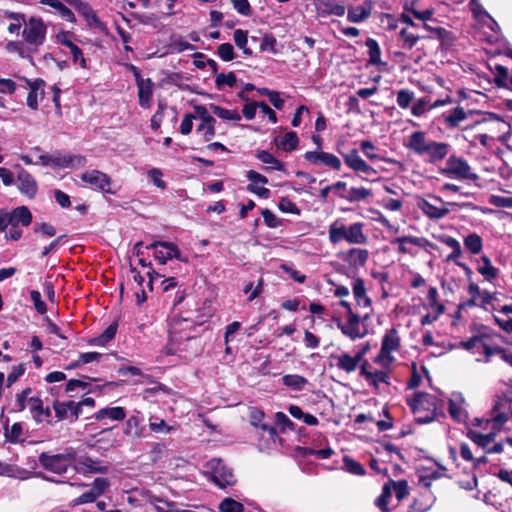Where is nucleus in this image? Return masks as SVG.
Listing matches in <instances>:
<instances>
[{
    "label": "nucleus",
    "instance_id": "f257e3e1",
    "mask_svg": "<svg viewBox=\"0 0 512 512\" xmlns=\"http://www.w3.org/2000/svg\"><path fill=\"white\" fill-rule=\"evenodd\" d=\"M407 147L417 155L428 156L430 163L443 160L449 153V144L444 142L427 141L422 131L413 132L409 136Z\"/></svg>",
    "mask_w": 512,
    "mask_h": 512
},
{
    "label": "nucleus",
    "instance_id": "f03ea898",
    "mask_svg": "<svg viewBox=\"0 0 512 512\" xmlns=\"http://www.w3.org/2000/svg\"><path fill=\"white\" fill-rule=\"evenodd\" d=\"M328 238L333 244H337L343 240L347 241L349 244H366L368 241L367 236L363 233L362 223L356 222L346 227L339 220L329 226Z\"/></svg>",
    "mask_w": 512,
    "mask_h": 512
},
{
    "label": "nucleus",
    "instance_id": "7ed1b4c3",
    "mask_svg": "<svg viewBox=\"0 0 512 512\" xmlns=\"http://www.w3.org/2000/svg\"><path fill=\"white\" fill-rule=\"evenodd\" d=\"M76 460V452L73 449L68 450L61 454H50L49 452H42L38 461L40 465L47 471L63 475L67 473L73 461Z\"/></svg>",
    "mask_w": 512,
    "mask_h": 512
},
{
    "label": "nucleus",
    "instance_id": "20e7f679",
    "mask_svg": "<svg viewBox=\"0 0 512 512\" xmlns=\"http://www.w3.org/2000/svg\"><path fill=\"white\" fill-rule=\"evenodd\" d=\"M47 28L41 18L31 17L22 32L25 42L30 46L32 51H37L46 39Z\"/></svg>",
    "mask_w": 512,
    "mask_h": 512
},
{
    "label": "nucleus",
    "instance_id": "39448f33",
    "mask_svg": "<svg viewBox=\"0 0 512 512\" xmlns=\"http://www.w3.org/2000/svg\"><path fill=\"white\" fill-rule=\"evenodd\" d=\"M211 474V480L221 489L232 486L236 483L235 475L222 459L213 458L206 463Z\"/></svg>",
    "mask_w": 512,
    "mask_h": 512
},
{
    "label": "nucleus",
    "instance_id": "423d86ee",
    "mask_svg": "<svg viewBox=\"0 0 512 512\" xmlns=\"http://www.w3.org/2000/svg\"><path fill=\"white\" fill-rule=\"evenodd\" d=\"M441 173L456 179L477 180L478 175L471 171L468 162L457 156H450L446 162V167L441 170Z\"/></svg>",
    "mask_w": 512,
    "mask_h": 512
},
{
    "label": "nucleus",
    "instance_id": "0eeeda50",
    "mask_svg": "<svg viewBox=\"0 0 512 512\" xmlns=\"http://www.w3.org/2000/svg\"><path fill=\"white\" fill-rule=\"evenodd\" d=\"M42 165H51L56 168H80L86 164V158L82 155H47L39 156Z\"/></svg>",
    "mask_w": 512,
    "mask_h": 512
},
{
    "label": "nucleus",
    "instance_id": "6e6552de",
    "mask_svg": "<svg viewBox=\"0 0 512 512\" xmlns=\"http://www.w3.org/2000/svg\"><path fill=\"white\" fill-rule=\"evenodd\" d=\"M75 461L76 464L73 469L81 474H106L110 469L108 463L89 456H82Z\"/></svg>",
    "mask_w": 512,
    "mask_h": 512
},
{
    "label": "nucleus",
    "instance_id": "1a4fd4ad",
    "mask_svg": "<svg viewBox=\"0 0 512 512\" xmlns=\"http://www.w3.org/2000/svg\"><path fill=\"white\" fill-rule=\"evenodd\" d=\"M80 178L83 182L90 185L94 189L100 190L108 194L115 193L111 189V178L107 174L99 170L86 171L81 174Z\"/></svg>",
    "mask_w": 512,
    "mask_h": 512
},
{
    "label": "nucleus",
    "instance_id": "9d476101",
    "mask_svg": "<svg viewBox=\"0 0 512 512\" xmlns=\"http://www.w3.org/2000/svg\"><path fill=\"white\" fill-rule=\"evenodd\" d=\"M400 347V338L398 336V332L395 328L390 329L382 339V345L379 355L375 358V362H382L384 359H387L388 362L392 361V357L390 356L391 352L398 350Z\"/></svg>",
    "mask_w": 512,
    "mask_h": 512
},
{
    "label": "nucleus",
    "instance_id": "9b49d317",
    "mask_svg": "<svg viewBox=\"0 0 512 512\" xmlns=\"http://www.w3.org/2000/svg\"><path fill=\"white\" fill-rule=\"evenodd\" d=\"M346 316V323L339 318L334 319L341 332L352 340L364 337L366 333L360 331L361 317L355 313H346Z\"/></svg>",
    "mask_w": 512,
    "mask_h": 512
},
{
    "label": "nucleus",
    "instance_id": "f8f14e48",
    "mask_svg": "<svg viewBox=\"0 0 512 512\" xmlns=\"http://www.w3.org/2000/svg\"><path fill=\"white\" fill-rule=\"evenodd\" d=\"M493 420L502 425L512 416V392L506 393L498 398L493 407Z\"/></svg>",
    "mask_w": 512,
    "mask_h": 512
},
{
    "label": "nucleus",
    "instance_id": "ddd939ff",
    "mask_svg": "<svg viewBox=\"0 0 512 512\" xmlns=\"http://www.w3.org/2000/svg\"><path fill=\"white\" fill-rule=\"evenodd\" d=\"M407 402L414 414L436 410V398L428 393L418 392Z\"/></svg>",
    "mask_w": 512,
    "mask_h": 512
},
{
    "label": "nucleus",
    "instance_id": "4468645a",
    "mask_svg": "<svg viewBox=\"0 0 512 512\" xmlns=\"http://www.w3.org/2000/svg\"><path fill=\"white\" fill-rule=\"evenodd\" d=\"M368 257V250L361 248H351L347 251L338 253V258L346 262L350 267L354 269L364 267Z\"/></svg>",
    "mask_w": 512,
    "mask_h": 512
},
{
    "label": "nucleus",
    "instance_id": "2eb2a0df",
    "mask_svg": "<svg viewBox=\"0 0 512 512\" xmlns=\"http://www.w3.org/2000/svg\"><path fill=\"white\" fill-rule=\"evenodd\" d=\"M17 188L21 194L33 199L38 191L35 178L25 169H20L17 174Z\"/></svg>",
    "mask_w": 512,
    "mask_h": 512
},
{
    "label": "nucleus",
    "instance_id": "dca6fc26",
    "mask_svg": "<svg viewBox=\"0 0 512 512\" xmlns=\"http://www.w3.org/2000/svg\"><path fill=\"white\" fill-rule=\"evenodd\" d=\"M304 158L312 164L322 163L323 165L335 170H340L341 168L340 159L334 154L328 152L308 151L305 153Z\"/></svg>",
    "mask_w": 512,
    "mask_h": 512
},
{
    "label": "nucleus",
    "instance_id": "f3484780",
    "mask_svg": "<svg viewBox=\"0 0 512 512\" xmlns=\"http://www.w3.org/2000/svg\"><path fill=\"white\" fill-rule=\"evenodd\" d=\"M345 164L356 172H362L366 175H376L377 171L368 165L359 155L356 149H352L350 152L343 154Z\"/></svg>",
    "mask_w": 512,
    "mask_h": 512
},
{
    "label": "nucleus",
    "instance_id": "a211bd4d",
    "mask_svg": "<svg viewBox=\"0 0 512 512\" xmlns=\"http://www.w3.org/2000/svg\"><path fill=\"white\" fill-rule=\"evenodd\" d=\"M391 243L398 244V251L401 254H413L412 251L406 246L407 243L421 248H425L431 245V243L426 238L415 236L398 237L392 240Z\"/></svg>",
    "mask_w": 512,
    "mask_h": 512
},
{
    "label": "nucleus",
    "instance_id": "6ab92c4d",
    "mask_svg": "<svg viewBox=\"0 0 512 512\" xmlns=\"http://www.w3.org/2000/svg\"><path fill=\"white\" fill-rule=\"evenodd\" d=\"M57 40L64 46L68 47L70 50V53L72 54L74 63H79V65L82 68L87 67L86 59L83 56V53L81 49L75 45L70 39H69V33L62 31L58 33Z\"/></svg>",
    "mask_w": 512,
    "mask_h": 512
},
{
    "label": "nucleus",
    "instance_id": "aec40b11",
    "mask_svg": "<svg viewBox=\"0 0 512 512\" xmlns=\"http://www.w3.org/2000/svg\"><path fill=\"white\" fill-rule=\"evenodd\" d=\"M124 434L133 439H140L144 437L145 426L143 425V418L137 415H132L128 418L124 427Z\"/></svg>",
    "mask_w": 512,
    "mask_h": 512
},
{
    "label": "nucleus",
    "instance_id": "412c9836",
    "mask_svg": "<svg viewBox=\"0 0 512 512\" xmlns=\"http://www.w3.org/2000/svg\"><path fill=\"white\" fill-rule=\"evenodd\" d=\"M28 407L30 408L33 419L37 423H41L44 419H49L51 417L50 408H44L43 402L39 397H30L28 399ZM47 422L50 423L49 420H47Z\"/></svg>",
    "mask_w": 512,
    "mask_h": 512
},
{
    "label": "nucleus",
    "instance_id": "4be33fe9",
    "mask_svg": "<svg viewBox=\"0 0 512 512\" xmlns=\"http://www.w3.org/2000/svg\"><path fill=\"white\" fill-rule=\"evenodd\" d=\"M137 87L140 106L149 108L153 95V83L151 79H138Z\"/></svg>",
    "mask_w": 512,
    "mask_h": 512
},
{
    "label": "nucleus",
    "instance_id": "5701e85b",
    "mask_svg": "<svg viewBox=\"0 0 512 512\" xmlns=\"http://www.w3.org/2000/svg\"><path fill=\"white\" fill-rule=\"evenodd\" d=\"M417 206L428 218L434 220L442 219L449 213V209L437 207L425 199L419 200Z\"/></svg>",
    "mask_w": 512,
    "mask_h": 512
},
{
    "label": "nucleus",
    "instance_id": "b1692460",
    "mask_svg": "<svg viewBox=\"0 0 512 512\" xmlns=\"http://www.w3.org/2000/svg\"><path fill=\"white\" fill-rule=\"evenodd\" d=\"M168 246H162L160 250H156L155 258L160 264L164 265L168 260L176 258L181 260V253L179 248L172 242H166Z\"/></svg>",
    "mask_w": 512,
    "mask_h": 512
},
{
    "label": "nucleus",
    "instance_id": "393cba45",
    "mask_svg": "<svg viewBox=\"0 0 512 512\" xmlns=\"http://www.w3.org/2000/svg\"><path fill=\"white\" fill-rule=\"evenodd\" d=\"M126 417V411L123 407H105L100 409L94 414V418L98 421H102L109 418L114 421H122Z\"/></svg>",
    "mask_w": 512,
    "mask_h": 512
},
{
    "label": "nucleus",
    "instance_id": "a878e982",
    "mask_svg": "<svg viewBox=\"0 0 512 512\" xmlns=\"http://www.w3.org/2000/svg\"><path fill=\"white\" fill-rule=\"evenodd\" d=\"M352 290L355 301L359 306L371 307L372 301L366 294V288L362 278H356L354 280Z\"/></svg>",
    "mask_w": 512,
    "mask_h": 512
},
{
    "label": "nucleus",
    "instance_id": "bb28decb",
    "mask_svg": "<svg viewBox=\"0 0 512 512\" xmlns=\"http://www.w3.org/2000/svg\"><path fill=\"white\" fill-rule=\"evenodd\" d=\"M467 437L477 446L487 450L489 444H491L495 440L496 434L494 432H490L488 434H481L477 431L469 430L467 432Z\"/></svg>",
    "mask_w": 512,
    "mask_h": 512
},
{
    "label": "nucleus",
    "instance_id": "cd10ccee",
    "mask_svg": "<svg viewBox=\"0 0 512 512\" xmlns=\"http://www.w3.org/2000/svg\"><path fill=\"white\" fill-rule=\"evenodd\" d=\"M463 402L464 399L461 394H458L455 399L449 400V413L458 422H463L467 418L466 412L461 407Z\"/></svg>",
    "mask_w": 512,
    "mask_h": 512
},
{
    "label": "nucleus",
    "instance_id": "c85d7f7f",
    "mask_svg": "<svg viewBox=\"0 0 512 512\" xmlns=\"http://www.w3.org/2000/svg\"><path fill=\"white\" fill-rule=\"evenodd\" d=\"M10 214L11 222L21 223L23 226H29L32 222V214L26 206L15 208Z\"/></svg>",
    "mask_w": 512,
    "mask_h": 512
},
{
    "label": "nucleus",
    "instance_id": "c756f323",
    "mask_svg": "<svg viewBox=\"0 0 512 512\" xmlns=\"http://www.w3.org/2000/svg\"><path fill=\"white\" fill-rule=\"evenodd\" d=\"M256 158L260 160L262 163L269 165L265 170L273 169L277 171L284 170V164L275 158L271 153L265 150H259L256 152Z\"/></svg>",
    "mask_w": 512,
    "mask_h": 512
},
{
    "label": "nucleus",
    "instance_id": "7c9ffc66",
    "mask_svg": "<svg viewBox=\"0 0 512 512\" xmlns=\"http://www.w3.org/2000/svg\"><path fill=\"white\" fill-rule=\"evenodd\" d=\"M366 47L368 48V55H369V64L371 65H385L381 61V50L376 40L372 38H368L365 42Z\"/></svg>",
    "mask_w": 512,
    "mask_h": 512
},
{
    "label": "nucleus",
    "instance_id": "2f4dec72",
    "mask_svg": "<svg viewBox=\"0 0 512 512\" xmlns=\"http://www.w3.org/2000/svg\"><path fill=\"white\" fill-rule=\"evenodd\" d=\"M371 14V7L359 5L348 10L347 19L352 23H359L367 19Z\"/></svg>",
    "mask_w": 512,
    "mask_h": 512
},
{
    "label": "nucleus",
    "instance_id": "473e14b6",
    "mask_svg": "<svg viewBox=\"0 0 512 512\" xmlns=\"http://www.w3.org/2000/svg\"><path fill=\"white\" fill-rule=\"evenodd\" d=\"M441 241L448 247L452 248V252L447 256L446 261L458 262L457 259L462 254L459 241L451 236H443L441 237Z\"/></svg>",
    "mask_w": 512,
    "mask_h": 512
},
{
    "label": "nucleus",
    "instance_id": "72a5a7b5",
    "mask_svg": "<svg viewBox=\"0 0 512 512\" xmlns=\"http://www.w3.org/2000/svg\"><path fill=\"white\" fill-rule=\"evenodd\" d=\"M480 260L482 265L478 267V272L489 281L495 279L498 276V269L492 265L491 260L485 255Z\"/></svg>",
    "mask_w": 512,
    "mask_h": 512
},
{
    "label": "nucleus",
    "instance_id": "f704fd0d",
    "mask_svg": "<svg viewBox=\"0 0 512 512\" xmlns=\"http://www.w3.org/2000/svg\"><path fill=\"white\" fill-rule=\"evenodd\" d=\"M464 246L470 253L479 254L483 247L482 238L476 233H471L464 238Z\"/></svg>",
    "mask_w": 512,
    "mask_h": 512
},
{
    "label": "nucleus",
    "instance_id": "c9c22d12",
    "mask_svg": "<svg viewBox=\"0 0 512 512\" xmlns=\"http://www.w3.org/2000/svg\"><path fill=\"white\" fill-rule=\"evenodd\" d=\"M283 384L294 390L300 391L308 383L307 379L303 376L296 374H287L282 377Z\"/></svg>",
    "mask_w": 512,
    "mask_h": 512
},
{
    "label": "nucleus",
    "instance_id": "e433bc0d",
    "mask_svg": "<svg viewBox=\"0 0 512 512\" xmlns=\"http://www.w3.org/2000/svg\"><path fill=\"white\" fill-rule=\"evenodd\" d=\"M210 110L223 120L239 121L241 116L237 110H228L215 104H210Z\"/></svg>",
    "mask_w": 512,
    "mask_h": 512
},
{
    "label": "nucleus",
    "instance_id": "4c0bfd02",
    "mask_svg": "<svg viewBox=\"0 0 512 512\" xmlns=\"http://www.w3.org/2000/svg\"><path fill=\"white\" fill-rule=\"evenodd\" d=\"M372 195L371 190L364 187H352L349 189L348 194L343 196L349 202H359L369 198Z\"/></svg>",
    "mask_w": 512,
    "mask_h": 512
},
{
    "label": "nucleus",
    "instance_id": "58836bf2",
    "mask_svg": "<svg viewBox=\"0 0 512 512\" xmlns=\"http://www.w3.org/2000/svg\"><path fill=\"white\" fill-rule=\"evenodd\" d=\"M335 359L337 360V367L347 373H352L357 368L354 359L348 353L335 356Z\"/></svg>",
    "mask_w": 512,
    "mask_h": 512
},
{
    "label": "nucleus",
    "instance_id": "ea45409f",
    "mask_svg": "<svg viewBox=\"0 0 512 512\" xmlns=\"http://www.w3.org/2000/svg\"><path fill=\"white\" fill-rule=\"evenodd\" d=\"M299 143L298 136L295 132H287L277 145L284 151H293Z\"/></svg>",
    "mask_w": 512,
    "mask_h": 512
},
{
    "label": "nucleus",
    "instance_id": "a19ab883",
    "mask_svg": "<svg viewBox=\"0 0 512 512\" xmlns=\"http://www.w3.org/2000/svg\"><path fill=\"white\" fill-rule=\"evenodd\" d=\"M234 42L238 48L243 50L245 55H252V50L247 47L248 32L246 30L236 29L234 31Z\"/></svg>",
    "mask_w": 512,
    "mask_h": 512
},
{
    "label": "nucleus",
    "instance_id": "79ce46f5",
    "mask_svg": "<svg viewBox=\"0 0 512 512\" xmlns=\"http://www.w3.org/2000/svg\"><path fill=\"white\" fill-rule=\"evenodd\" d=\"M116 331H117L116 323L109 325L101 335H99L98 337L94 338L91 341V344L105 345L106 343H108L115 337Z\"/></svg>",
    "mask_w": 512,
    "mask_h": 512
},
{
    "label": "nucleus",
    "instance_id": "37998d69",
    "mask_svg": "<svg viewBox=\"0 0 512 512\" xmlns=\"http://www.w3.org/2000/svg\"><path fill=\"white\" fill-rule=\"evenodd\" d=\"M219 510L221 512H243L244 506L232 498H225L220 502Z\"/></svg>",
    "mask_w": 512,
    "mask_h": 512
},
{
    "label": "nucleus",
    "instance_id": "c03bdc74",
    "mask_svg": "<svg viewBox=\"0 0 512 512\" xmlns=\"http://www.w3.org/2000/svg\"><path fill=\"white\" fill-rule=\"evenodd\" d=\"M391 495H392V488L390 486V483H386L383 486L381 495L376 500V505L382 512L389 511L388 500L391 497Z\"/></svg>",
    "mask_w": 512,
    "mask_h": 512
},
{
    "label": "nucleus",
    "instance_id": "a18cd8bd",
    "mask_svg": "<svg viewBox=\"0 0 512 512\" xmlns=\"http://www.w3.org/2000/svg\"><path fill=\"white\" fill-rule=\"evenodd\" d=\"M236 82L237 79L234 72H229L228 74L218 73L215 79L216 86L219 90L222 89L224 85L234 87Z\"/></svg>",
    "mask_w": 512,
    "mask_h": 512
},
{
    "label": "nucleus",
    "instance_id": "49530a36",
    "mask_svg": "<svg viewBox=\"0 0 512 512\" xmlns=\"http://www.w3.org/2000/svg\"><path fill=\"white\" fill-rule=\"evenodd\" d=\"M371 386L375 389L379 388V383H385L387 385L389 382V372L386 370H376L373 371L372 377L367 380Z\"/></svg>",
    "mask_w": 512,
    "mask_h": 512
},
{
    "label": "nucleus",
    "instance_id": "de8ad7c7",
    "mask_svg": "<svg viewBox=\"0 0 512 512\" xmlns=\"http://www.w3.org/2000/svg\"><path fill=\"white\" fill-rule=\"evenodd\" d=\"M466 118V113L462 107H456L453 112L445 116V123L450 127H456Z\"/></svg>",
    "mask_w": 512,
    "mask_h": 512
},
{
    "label": "nucleus",
    "instance_id": "09e8293b",
    "mask_svg": "<svg viewBox=\"0 0 512 512\" xmlns=\"http://www.w3.org/2000/svg\"><path fill=\"white\" fill-rule=\"evenodd\" d=\"M389 483L399 501L409 494L408 483L406 480L390 481Z\"/></svg>",
    "mask_w": 512,
    "mask_h": 512
},
{
    "label": "nucleus",
    "instance_id": "8fccbe9b",
    "mask_svg": "<svg viewBox=\"0 0 512 512\" xmlns=\"http://www.w3.org/2000/svg\"><path fill=\"white\" fill-rule=\"evenodd\" d=\"M53 409L55 411V416L58 421L64 420L68 418L70 414V401L67 402H59L55 401L53 403Z\"/></svg>",
    "mask_w": 512,
    "mask_h": 512
},
{
    "label": "nucleus",
    "instance_id": "3c124183",
    "mask_svg": "<svg viewBox=\"0 0 512 512\" xmlns=\"http://www.w3.org/2000/svg\"><path fill=\"white\" fill-rule=\"evenodd\" d=\"M400 37L403 40V47L407 49H411L416 45L418 40L422 37L420 35L409 32L406 28H403L400 31Z\"/></svg>",
    "mask_w": 512,
    "mask_h": 512
},
{
    "label": "nucleus",
    "instance_id": "603ef678",
    "mask_svg": "<svg viewBox=\"0 0 512 512\" xmlns=\"http://www.w3.org/2000/svg\"><path fill=\"white\" fill-rule=\"evenodd\" d=\"M110 482L106 478H96L90 491L95 494L96 498L100 497L109 488Z\"/></svg>",
    "mask_w": 512,
    "mask_h": 512
},
{
    "label": "nucleus",
    "instance_id": "864d4df0",
    "mask_svg": "<svg viewBox=\"0 0 512 512\" xmlns=\"http://www.w3.org/2000/svg\"><path fill=\"white\" fill-rule=\"evenodd\" d=\"M23 434V427L21 423H14L10 430H6L5 437L8 442L16 443L20 440Z\"/></svg>",
    "mask_w": 512,
    "mask_h": 512
},
{
    "label": "nucleus",
    "instance_id": "5fc2aeb1",
    "mask_svg": "<svg viewBox=\"0 0 512 512\" xmlns=\"http://www.w3.org/2000/svg\"><path fill=\"white\" fill-rule=\"evenodd\" d=\"M343 463H344V467L345 469L349 472V473H352V474H355V475H364L365 474V469L363 468V466L349 458V457H344L343 459Z\"/></svg>",
    "mask_w": 512,
    "mask_h": 512
},
{
    "label": "nucleus",
    "instance_id": "6e6d98bb",
    "mask_svg": "<svg viewBox=\"0 0 512 512\" xmlns=\"http://www.w3.org/2000/svg\"><path fill=\"white\" fill-rule=\"evenodd\" d=\"M217 54L223 61H231L235 58V52L230 43H223L219 45Z\"/></svg>",
    "mask_w": 512,
    "mask_h": 512
},
{
    "label": "nucleus",
    "instance_id": "4d7b16f0",
    "mask_svg": "<svg viewBox=\"0 0 512 512\" xmlns=\"http://www.w3.org/2000/svg\"><path fill=\"white\" fill-rule=\"evenodd\" d=\"M413 99L414 93L409 90L403 89L397 93V104L403 109L408 108Z\"/></svg>",
    "mask_w": 512,
    "mask_h": 512
},
{
    "label": "nucleus",
    "instance_id": "13d9d810",
    "mask_svg": "<svg viewBox=\"0 0 512 512\" xmlns=\"http://www.w3.org/2000/svg\"><path fill=\"white\" fill-rule=\"evenodd\" d=\"M423 28L429 32H432L438 39L442 41H446L448 39V36L450 35V32L447 31L445 28L439 26H432L428 23H424Z\"/></svg>",
    "mask_w": 512,
    "mask_h": 512
},
{
    "label": "nucleus",
    "instance_id": "bf43d9fd",
    "mask_svg": "<svg viewBox=\"0 0 512 512\" xmlns=\"http://www.w3.org/2000/svg\"><path fill=\"white\" fill-rule=\"evenodd\" d=\"M490 203L496 207L512 208V197L492 195L490 198Z\"/></svg>",
    "mask_w": 512,
    "mask_h": 512
},
{
    "label": "nucleus",
    "instance_id": "052dcab7",
    "mask_svg": "<svg viewBox=\"0 0 512 512\" xmlns=\"http://www.w3.org/2000/svg\"><path fill=\"white\" fill-rule=\"evenodd\" d=\"M30 298L34 304L36 311L40 314H44L47 311L46 304L41 299V294L39 291L32 290L30 292Z\"/></svg>",
    "mask_w": 512,
    "mask_h": 512
},
{
    "label": "nucleus",
    "instance_id": "680f3d73",
    "mask_svg": "<svg viewBox=\"0 0 512 512\" xmlns=\"http://www.w3.org/2000/svg\"><path fill=\"white\" fill-rule=\"evenodd\" d=\"M196 116L202 120L201 124L215 123V119L209 114L207 108L203 105H196L194 107Z\"/></svg>",
    "mask_w": 512,
    "mask_h": 512
},
{
    "label": "nucleus",
    "instance_id": "e2e57ef3",
    "mask_svg": "<svg viewBox=\"0 0 512 512\" xmlns=\"http://www.w3.org/2000/svg\"><path fill=\"white\" fill-rule=\"evenodd\" d=\"M234 9L244 15L249 16L251 14V6L248 2V0H230Z\"/></svg>",
    "mask_w": 512,
    "mask_h": 512
},
{
    "label": "nucleus",
    "instance_id": "0e129e2a",
    "mask_svg": "<svg viewBox=\"0 0 512 512\" xmlns=\"http://www.w3.org/2000/svg\"><path fill=\"white\" fill-rule=\"evenodd\" d=\"M34 232L35 233H43L47 236H50V237H53L56 235V229L53 225L49 224V223H46V222H41V223H36L34 225V228H33Z\"/></svg>",
    "mask_w": 512,
    "mask_h": 512
},
{
    "label": "nucleus",
    "instance_id": "69168bd1",
    "mask_svg": "<svg viewBox=\"0 0 512 512\" xmlns=\"http://www.w3.org/2000/svg\"><path fill=\"white\" fill-rule=\"evenodd\" d=\"M275 419L278 425L281 426L282 430H294V423L288 418V416L283 412H277L275 414Z\"/></svg>",
    "mask_w": 512,
    "mask_h": 512
},
{
    "label": "nucleus",
    "instance_id": "338daca9",
    "mask_svg": "<svg viewBox=\"0 0 512 512\" xmlns=\"http://www.w3.org/2000/svg\"><path fill=\"white\" fill-rule=\"evenodd\" d=\"M26 368L24 364H19L13 367V370L7 376V386H11L17 379L24 374Z\"/></svg>",
    "mask_w": 512,
    "mask_h": 512
},
{
    "label": "nucleus",
    "instance_id": "774afa93",
    "mask_svg": "<svg viewBox=\"0 0 512 512\" xmlns=\"http://www.w3.org/2000/svg\"><path fill=\"white\" fill-rule=\"evenodd\" d=\"M261 214L263 216L264 223L268 227L276 228V227L279 226L280 222H279L278 218L276 217V215L273 212H271L268 209H264V210H262Z\"/></svg>",
    "mask_w": 512,
    "mask_h": 512
}]
</instances>
